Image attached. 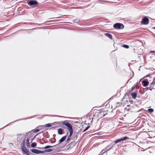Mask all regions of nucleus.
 <instances>
[{
	"label": "nucleus",
	"instance_id": "nucleus-1",
	"mask_svg": "<svg viewBox=\"0 0 155 155\" xmlns=\"http://www.w3.org/2000/svg\"><path fill=\"white\" fill-rule=\"evenodd\" d=\"M63 124L68 127V130L69 131V135H72L73 133V128L72 126L69 122L64 121L63 122Z\"/></svg>",
	"mask_w": 155,
	"mask_h": 155
},
{
	"label": "nucleus",
	"instance_id": "nucleus-2",
	"mask_svg": "<svg viewBox=\"0 0 155 155\" xmlns=\"http://www.w3.org/2000/svg\"><path fill=\"white\" fill-rule=\"evenodd\" d=\"M27 3L29 6L32 7H35L39 5V3L36 0H28Z\"/></svg>",
	"mask_w": 155,
	"mask_h": 155
},
{
	"label": "nucleus",
	"instance_id": "nucleus-3",
	"mask_svg": "<svg viewBox=\"0 0 155 155\" xmlns=\"http://www.w3.org/2000/svg\"><path fill=\"white\" fill-rule=\"evenodd\" d=\"M113 27L117 29H122L124 28V25L123 24L118 23L114 24Z\"/></svg>",
	"mask_w": 155,
	"mask_h": 155
},
{
	"label": "nucleus",
	"instance_id": "nucleus-4",
	"mask_svg": "<svg viewBox=\"0 0 155 155\" xmlns=\"http://www.w3.org/2000/svg\"><path fill=\"white\" fill-rule=\"evenodd\" d=\"M149 23V19L147 17H144L142 19L141 23L143 25H147Z\"/></svg>",
	"mask_w": 155,
	"mask_h": 155
},
{
	"label": "nucleus",
	"instance_id": "nucleus-5",
	"mask_svg": "<svg viewBox=\"0 0 155 155\" xmlns=\"http://www.w3.org/2000/svg\"><path fill=\"white\" fill-rule=\"evenodd\" d=\"M67 137V136H64L63 137L59 140V143L56 144L55 145V146H57V147H58L59 144L60 143H61L62 142H64L66 139Z\"/></svg>",
	"mask_w": 155,
	"mask_h": 155
},
{
	"label": "nucleus",
	"instance_id": "nucleus-6",
	"mask_svg": "<svg viewBox=\"0 0 155 155\" xmlns=\"http://www.w3.org/2000/svg\"><path fill=\"white\" fill-rule=\"evenodd\" d=\"M149 84V82L147 80H143L142 82V84L144 87H146Z\"/></svg>",
	"mask_w": 155,
	"mask_h": 155
},
{
	"label": "nucleus",
	"instance_id": "nucleus-7",
	"mask_svg": "<svg viewBox=\"0 0 155 155\" xmlns=\"http://www.w3.org/2000/svg\"><path fill=\"white\" fill-rule=\"evenodd\" d=\"M64 130L62 128H59L58 130V134L61 135L64 133L63 131Z\"/></svg>",
	"mask_w": 155,
	"mask_h": 155
},
{
	"label": "nucleus",
	"instance_id": "nucleus-8",
	"mask_svg": "<svg viewBox=\"0 0 155 155\" xmlns=\"http://www.w3.org/2000/svg\"><path fill=\"white\" fill-rule=\"evenodd\" d=\"M31 152L35 154H38L39 150L36 149H32L31 150Z\"/></svg>",
	"mask_w": 155,
	"mask_h": 155
},
{
	"label": "nucleus",
	"instance_id": "nucleus-9",
	"mask_svg": "<svg viewBox=\"0 0 155 155\" xmlns=\"http://www.w3.org/2000/svg\"><path fill=\"white\" fill-rule=\"evenodd\" d=\"M21 150L23 152V153L24 154L25 152H26L27 149L24 146H22L21 147Z\"/></svg>",
	"mask_w": 155,
	"mask_h": 155
},
{
	"label": "nucleus",
	"instance_id": "nucleus-10",
	"mask_svg": "<svg viewBox=\"0 0 155 155\" xmlns=\"http://www.w3.org/2000/svg\"><path fill=\"white\" fill-rule=\"evenodd\" d=\"M137 95V94L135 93H132L131 94V96H132V98L134 99L136 98Z\"/></svg>",
	"mask_w": 155,
	"mask_h": 155
},
{
	"label": "nucleus",
	"instance_id": "nucleus-11",
	"mask_svg": "<svg viewBox=\"0 0 155 155\" xmlns=\"http://www.w3.org/2000/svg\"><path fill=\"white\" fill-rule=\"evenodd\" d=\"M105 35L111 39L112 38V35L110 34L106 33L105 34Z\"/></svg>",
	"mask_w": 155,
	"mask_h": 155
},
{
	"label": "nucleus",
	"instance_id": "nucleus-12",
	"mask_svg": "<svg viewBox=\"0 0 155 155\" xmlns=\"http://www.w3.org/2000/svg\"><path fill=\"white\" fill-rule=\"evenodd\" d=\"M120 141L121 142L122 141H124V140H126L127 139H129V137L127 136H125L124 137L121 138H120Z\"/></svg>",
	"mask_w": 155,
	"mask_h": 155
},
{
	"label": "nucleus",
	"instance_id": "nucleus-13",
	"mask_svg": "<svg viewBox=\"0 0 155 155\" xmlns=\"http://www.w3.org/2000/svg\"><path fill=\"white\" fill-rule=\"evenodd\" d=\"M155 85V80H153V81L152 83H151V85L150 86V87H154V88Z\"/></svg>",
	"mask_w": 155,
	"mask_h": 155
},
{
	"label": "nucleus",
	"instance_id": "nucleus-14",
	"mask_svg": "<svg viewBox=\"0 0 155 155\" xmlns=\"http://www.w3.org/2000/svg\"><path fill=\"white\" fill-rule=\"evenodd\" d=\"M37 145V143L35 142H33L31 144V146L32 147H35Z\"/></svg>",
	"mask_w": 155,
	"mask_h": 155
},
{
	"label": "nucleus",
	"instance_id": "nucleus-15",
	"mask_svg": "<svg viewBox=\"0 0 155 155\" xmlns=\"http://www.w3.org/2000/svg\"><path fill=\"white\" fill-rule=\"evenodd\" d=\"M26 145L28 147H30V143L29 142V140L28 139H27L26 140Z\"/></svg>",
	"mask_w": 155,
	"mask_h": 155
},
{
	"label": "nucleus",
	"instance_id": "nucleus-16",
	"mask_svg": "<svg viewBox=\"0 0 155 155\" xmlns=\"http://www.w3.org/2000/svg\"><path fill=\"white\" fill-rule=\"evenodd\" d=\"M74 142H72L71 143V144H69L68 145V146H69V147H73V146H74L75 145L76 143L75 144H73V143H74Z\"/></svg>",
	"mask_w": 155,
	"mask_h": 155
},
{
	"label": "nucleus",
	"instance_id": "nucleus-17",
	"mask_svg": "<svg viewBox=\"0 0 155 155\" xmlns=\"http://www.w3.org/2000/svg\"><path fill=\"white\" fill-rule=\"evenodd\" d=\"M55 147V146H50V145H48V146H46L45 147H43V149H47V148H51V147ZM55 147H57V146H55Z\"/></svg>",
	"mask_w": 155,
	"mask_h": 155
},
{
	"label": "nucleus",
	"instance_id": "nucleus-18",
	"mask_svg": "<svg viewBox=\"0 0 155 155\" xmlns=\"http://www.w3.org/2000/svg\"><path fill=\"white\" fill-rule=\"evenodd\" d=\"M52 151L53 149H49L45 150V152H49Z\"/></svg>",
	"mask_w": 155,
	"mask_h": 155
},
{
	"label": "nucleus",
	"instance_id": "nucleus-19",
	"mask_svg": "<svg viewBox=\"0 0 155 155\" xmlns=\"http://www.w3.org/2000/svg\"><path fill=\"white\" fill-rule=\"evenodd\" d=\"M115 143H114L113 144V145L109 149H108L106 151H105L104 152V153H105V152H107V151L110 150V149H112L113 147H114V145H115Z\"/></svg>",
	"mask_w": 155,
	"mask_h": 155
},
{
	"label": "nucleus",
	"instance_id": "nucleus-20",
	"mask_svg": "<svg viewBox=\"0 0 155 155\" xmlns=\"http://www.w3.org/2000/svg\"><path fill=\"white\" fill-rule=\"evenodd\" d=\"M24 153L26 154L27 155H31L30 154L31 153L28 149L26 150V152H25Z\"/></svg>",
	"mask_w": 155,
	"mask_h": 155
},
{
	"label": "nucleus",
	"instance_id": "nucleus-21",
	"mask_svg": "<svg viewBox=\"0 0 155 155\" xmlns=\"http://www.w3.org/2000/svg\"><path fill=\"white\" fill-rule=\"evenodd\" d=\"M51 126V124L49 123L46 124L45 125V127H50Z\"/></svg>",
	"mask_w": 155,
	"mask_h": 155
},
{
	"label": "nucleus",
	"instance_id": "nucleus-22",
	"mask_svg": "<svg viewBox=\"0 0 155 155\" xmlns=\"http://www.w3.org/2000/svg\"><path fill=\"white\" fill-rule=\"evenodd\" d=\"M148 111L149 112L151 113L154 110L152 108H150L148 109Z\"/></svg>",
	"mask_w": 155,
	"mask_h": 155
},
{
	"label": "nucleus",
	"instance_id": "nucleus-23",
	"mask_svg": "<svg viewBox=\"0 0 155 155\" xmlns=\"http://www.w3.org/2000/svg\"><path fill=\"white\" fill-rule=\"evenodd\" d=\"M121 142V141H120V139H118L116 140L115 141V143H119V142Z\"/></svg>",
	"mask_w": 155,
	"mask_h": 155
},
{
	"label": "nucleus",
	"instance_id": "nucleus-24",
	"mask_svg": "<svg viewBox=\"0 0 155 155\" xmlns=\"http://www.w3.org/2000/svg\"><path fill=\"white\" fill-rule=\"evenodd\" d=\"M45 150L43 151H41L39 150L38 154L39 153H45Z\"/></svg>",
	"mask_w": 155,
	"mask_h": 155
},
{
	"label": "nucleus",
	"instance_id": "nucleus-25",
	"mask_svg": "<svg viewBox=\"0 0 155 155\" xmlns=\"http://www.w3.org/2000/svg\"><path fill=\"white\" fill-rule=\"evenodd\" d=\"M39 129H34L32 130V131L34 133H36L37 132H38L39 131Z\"/></svg>",
	"mask_w": 155,
	"mask_h": 155
},
{
	"label": "nucleus",
	"instance_id": "nucleus-26",
	"mask_svg": "<svg viewBox=\"0 0 155 155\" xmlns=\"http://www.w3.org/2000/svg\"><path fill=\"white\" fill-rule=\"evenodd\" d=\"M123 47L126 48H129V46L128 45H123Z\"/></svg>",
	"mask_w": 155,
	"mask_h": 155
},
{
	"label": "nucleus",
	"instance_id": "nucleus-27",
	"mask_svg": "<svg viewBox=\"0 0 155 155\" xmlns=\"http://www.w3.org/2000/svg\"><path fill=\"white\" fill-rule=\"evenodd\" d=\"M25 140H24L23 141V143H22V144L23 145V146H24V145H25Z\"/></svg>",
	"mask_w": 155,
	"mask_h": 155
},
{
	"label": "nucleus",
	"instance_id": "nucleus-28",
	"mask_svg": "<svg viewBox=\"0 0 155 155\" xmlns=\"http://www.w3.org/2000/svg\"><path fill=\"white\" fill-rule=\"evenodd\" d=\"M150 75H151L150 74H148L146 76H145V77H143V78H146L148 77H149Z\"/></svg>",
	"mask_w": 155,
	"mask_h": 155
},
{
	"label": "nucleus",
	"instance_id": "nucleus-29",
	"mask_svg": "<svg viewBox=\"0 0 155 155\" xmlns=\"http://www.w3.org/2000/svg\"><path fill=\"white\" fill-rule=\"evenodd\" d=\"M153 88H154V87H150L149 89L151 91H152V89Z\"/></svg>",
	"mask_w": 155,
	"mask_h": 155
},
{
	"label": "nucleus",
	"instance_id": "nucleus-30",
	"mask_svg": "<svg viewBox=\"0 0 155 155\" xmlns=\"http://www.w3.org/2000/svg\"><path fill=\"white\" fill-rule=\"evenodd\" d=\"M71 140V138H68V137L67 139V140H66V142H68V141L69 140Z\"/></svg>",
	"mask_w": 155,
	"mask_h": 155
},
{
	"label": "nucleus",
	"instance_id": "nucleus-31",
	"mask_svg": "<svg viewBox=\"0 0 155 155\" xmlns=\"http://www.w3.org/2000/svg\"><path fill=\"white\" fill-rule=\"evenodd\" d=\"M89 126H88L85 129L87 130L89 128Z\"/></svg>",
	"mask_w": 155,
	"mask_h": 155
},
{
	"label": "nucleus",
	"instance_id": "nucleus-32",
	"mask_svg": "<svg viewBox=\"0 0 155 155\" xmlns=\"http://www.w3.org/2000/svg\"><path fill=\"white\" fill-rule=\"evenodd\" d=\"M110 146V145H109V146H107L106 148H105V149H106L107 150L108 149V148Z\"/></svg>",
	"mask_w": 155,
	"mask_h": 155
},
{
	"label": "nucleus",
	"instance_id": "nucleus-33",
	"mask_svg": "<svg viewBox=\"0 0 155 155\" xmlns=\"http://www.w3.org/2000/svg\"><path fill=\"white\" fill-rule=\"evenodd\" d=\"M134 88H135V87H132V88L131 89V91H133L134 90Z\"/></svg>",
	"mask_w": 155,
	"mask_h": 155
},
{
	"label": "nucleus",
	"instance_id": "nucleus-34",
	"mask_svg": "<svg viewBox=\"0 0 155 155\" xmlns=\"http://www.w3.org/2000/svg\"><path fill=\"white\" fill-rule=\"evenodd\" d=\"M71 136H72L71 135H69L68 136V137L69 138H71Z\"/></svg>",
	"mask_w": 155,
	"mask_h": 155
},
{
	"label": "nucleus",
	"instance_id": "nucleus-35",
	"mask_svg": "<svg viewBox=\"0 0 155 155\" xmlns=\"http://www.w3.org/2000/svg\"><path fill=\"white\" fill-rule=\"evenodd\" d=\"M71 136H72L71 135H69L68 136V137L69 138H71Z\"/></svg>",
	"mask_w": 155,
	"mask_h": 155
},
{
	"label": "nucleus",
	"instance_id": "nucleus-36",
	"mask_svg": "<svg viewBox=\"0 0 155 155\" xmlns=\"http://www.w3.org/2000/svg\"><path fill=\"white\" fill-rule=\"evenodd\" d=\"M78 135V133H77V134L75 135V137H77Z\"/></svg>",
	"mask_w": 155,
	"mask_h": 155
},
{
	"label": "nucleus",
	"instance_id": "nucleus-37",
	"mask_svg": "<svg viewBox=\"0 0 155 155\" xmlns=\"http://www.w3.org/2000/svg\"><path fill=\"white\" fill-rule=\"evenodd\" d=\"M86 130L85 129H84V130H83V132H84Z\"/></svg>",
	"mask_w": 155,
	"mask_h": 155
},
{
	"label": "nucleus",
	"instance_id": "nucleus-38",
	"mask_svg": "<svg viewBox=\"0 0 155 155\" xmlns=\"http://www.w3.org/2000/svg\"><path fill=\"white\" fill-rule=\"evenodd\" d=\"M51 142L52 143H54V142H53V141H51Z\"/></svg>",
	"mask_w": 155,
	"mask_h": 155
},
{
	"label": "nucleus",
	"instance_id": "nucleus-39",
	"mask_svg": "<svg viewBox=\"0 0 155 155\" xmlns=\"http://www.w3.org/2000/svg\"><path fill=\"white\" fill-rule=\"evenodd\" d=\"M18 137H18L17 138V140H18Z\"/></svg>",
	"mask_w": 155,
	"mask_h": 155
},
{
	"label": "nucleus",
	"instance_id": "nucleus-40",
	"mask_svg": "<svg viewBox=\"0 0 155 155\" xmlns=\"http://www.w3.org/2000/svg\"><path fill=\"white\" fill-rule=\"evenodd\" d=\"M153 29H155V27L153 28Z\"/></svg>",
	"mask_w": 155,
	"mask_h": 155
},
{
	"label": "nucleus",
	"instance_id": "nucleus-41",
	"mask_svg": "<svg viewBox=\"0 0 155 155\" xmlns=\"http://www.w3.org/2000/svg\"><path fill=\"white\" fill-rule=\"evenodd\" d=\"M152 52H155V51H152Z\"/></svg>",
	"mask_w": 155,
	"mask_h": 155
},
{
	"label": "nucleus",
	"instance_id": "nucleus-42",
	"mask_svg": "<svg viewBox=\"0 0 155 155\" xmlns=\"http://www.w3.org/2000/svg\"><path fill=\"white\" fill-rule=\"evenodd\" d=\"M153 80H155V77L154 78Z\"/></svg>",
	"mask_w": 155,
	"mask_h": 155
},
{
	"label": "nucleus",
	"instance_id": "nucleus-43",
	"mask_svg": "<svg viewBox=\"0 0 155 155\" xmlns=\"http://www.w3.org/2000/svg\"><path fill=\"white\" fill-rule=\"evenodd\" d=\"M8 124H7V125H6V126H5L4 127H6V126H8Z\"/></svg>",
	"mask_w": 155,
	"mask_h": 155
},
{
	"label": "nucleus",
	"instance_id": "nucleus-44",
	"mask_svg": "<svg viewBox=\"0 0 155 155\" xmlns=\"http://www.w3.org/2000/svg\"><path fill=\"white\" fill-rule=\"evenodd\" d=\"M105 115H106V114H105L104 115H103V116H104Z\"/></svg>",
	"mask_w": 155,
	"mask_h": 155
},
{
	"label": "nucleus",
	"instance_id": "nucleus-45",
	"mask_svg": "<svg viewBox=\"0 0 155 155\" xmlns=\"http://www.w3.org/2000/svg\"><path fill=\"white\" fill-rule=\"evenodd\" d=\"M67 134H68V132H67Z\"/></svg>",
	"mask_w": 155,
	"mask_h": 155
},
{
	"label": "nucleus",
	"instance_id": "nucleus-46",
	"mask_svg": "<svg viewBox=\"0 0 155 155\" xmlns=\"http://www.w3.org/2000/svg\"><path fill=\"white\" fill-rule=\"evenodd\" d=\"M53 142H54V141H53ZM54 143L55 142V141H54Z\"/></svg>",
	"mask_w": 155,
	"mask_h": 155
}]
</instances>
